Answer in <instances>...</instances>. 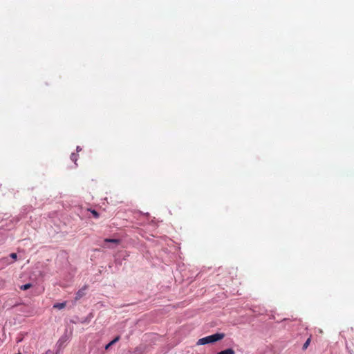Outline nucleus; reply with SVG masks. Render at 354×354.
I'll return each mask as SVG.
<instances>
[{"instance_id": "f257e3e1", "label": "nucleus", "mask_w": 354, "mask_h": 354, "mask_svg": "<svg viewBox=\"0 0 354 354\" xmlns=\"http://www.w3.org/2000/svg\"><path fill=\"white\" fill-rule=\"evenodd\" d=\"M225 337L224 333H215L209 336H206L205 337L199 339L197 342L196 345H205L207 344H212L216 342L220 341L223 339Z\"/></svg>"}, {"instance_id": "f03ea898", "label": "nucleus", "mask_w": 354, "mask_h": 354, "mask_svg": "<svg viewBox=\"0 0 354 354\" xmlns=\"http://www.w3.org/2000/svg\"><path fill=\"white\" fill-rule=\"evenodd\" d=\"M86 289H87V286H84L83 288L80 289L76 292L75 298L76 301L80 299L82 297H84L85 295V291H86Z\"/></svg>"}, {"instance_id": "7ed1b4c3", "label": "nucleus", "mask_w": 354, "mask_h": 354, "mask_svg": "<svg viewBox=\"0 0 354 354\" xmlns=\"http://www.w3.org/2000/svg\"><path fill=\"white\" fill-rule=\"evenodd\" d=\"M66 302L56 303L53 305V308L61 310V309L64 308L66 307Z\"/></svg>"}, {"instance_id": "20e7f679", "label": "nucleus", "mask_w": 354, "mask_h": 354, "mask_svg": "<svg viewBox=\"0 0 354 354\" xmlns=\"http://www.w3.org/2000/svg\"><path fill=\"white\" fill-rule=\"evenodd\" d=\"M104 242L111 243H114L115 245H118L120 243V241L119 239H105Z\"/></svg>"}, {"instance_id": "39448f33", "label": "nucleus", "mask_w": 354, "mask_h": 354, "mask_svg": "<svg viewBox=\"0 0 354 354\" xmlns=\"http://www.w3.org/2000/svg\"><path fill=\"white\" fill-rule=\"evenodd\" d=\"M120 336H117L116 337H115L111 342H110L106 346H105V348L107 350L109 347H111V346H112L113 344H114L115 343H116L118 341H119L120 339Z\"/></svg>"}, {"instance_id": "423d86ee", "label": "nucleus", "mask_w": 354, "mask_h": 354, "mask_svg": "<svg viewBox=\"0 0 354 354\" xmlns=\"http://www.w3.org/2000/svg\"><path fill=\"white\" fill-rule=\"evenodd\" d=\"M235 352L232 348H227L224 351L218 352L217 354H234Z\"/></svg>"}, {"instance_id": "0eeeda50", "label": "nucleus", "mask_w": 354, "mask_h": 354, "mask_svg": "<svg viewBox=\"0 0 354 354\" xmlns=\"http://www.w3.org/2000/svg\"><path fill=\"white\" fill-rule=\"evenodd\" d=\"M77 157H78V155L75 153H72L71 155V159L73 162H74L75 164H76V162L77 160Z\"/></svg>"}, {"instance_id": "6e6552de", "label": "nucleus", "mask_w": 354, "mask_h": 354, "mask_svg": "<svg viewBox=\"0 0 354 354\" xmlns=\"http://www.w3.org/2000/svg\"><path fill=\"white\" fill-rule=\"evenodd\" d=\"M88 210L91 212V213L92 214L93 217H95V218H99L100 215L97 211H95L94 209H88Z\"/></svg>"}, {"instance_id": "1a4fd4ad", "label": "nucleus", "mask_w": 354, "mask_h": 354, "mask_svg": "<svg viewBox=\"0 0 354 354\" xmlns=\"http://www.w3.org/2000/svg\"><path fill=\"white\" fill-rule=\"evenodd\" d=\"M30 287H32L31 283H26V284L21 286L20 287V288L23 290H26L29 289Z\"/></svg>"}, {"instance_id": "9d476101", "label": "nucleus", "mask_w": 354, "mask_h": 354, "mask_svg": "<svg viewBox=\"0 0 354 354\" xmlns=\"http://www.w3.org/2000/svg\"><path fill=\"white\" fill-rule=\"evenodd\" d=\"M310 338H308L303 345L304 350H306L308 348V345L310 344Z\"/></svg>"}, {"instance_id": "9b49d317", "label": "nucleus", "mask_w": 354, "mask_h": 354, "mask_svg": "<svg viewBox=\"0 0 354 354\" xmlns=\"http://www.w3.org/2000/svg\"><path fill=\"white\" fill-rule=\"evenodd\" d=\"M10 256V257H11L12 259H15V260H16V259H17V254H16V253H11Z\"/></svg>"}, {"instance_id": "f8f14e48", "label": "nucleus", "mask_w": 354, "mask_h": 354, "mask_svg": "<svg viewBox=\"0 0 354 354\" xmlns=\"http://www.w3.org/2000/svg\"><path fill=\"white\" fill-rule=\"evenodd\" d=\"M77 151H78V150H80V147H77Z\"/></svg>"}]
</instances>
